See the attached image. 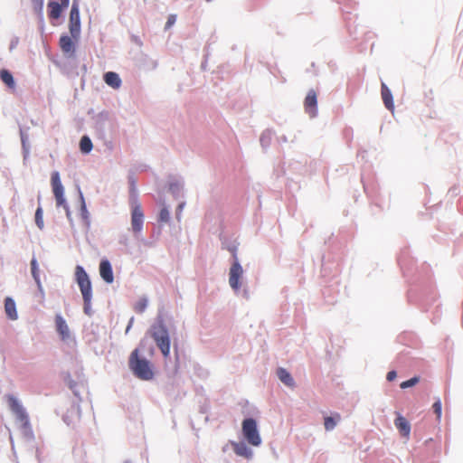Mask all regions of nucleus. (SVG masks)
<instances>
[{
	"label": "nucleus",
	"mask_w": 463,
	"mask_h": 463,
	"mask_svg": "<svg viewBox=\"0 0 463 463\" xmlns=\"http://www.w3.org/2000/svg\"><path fill=\"white\" fill-rule=\"evenodd\" d=\"M144 222V213L140 203L135 200L131 203V226L135 233L141 232Z\"/></svg>",
	"instance_id": "8"
},
{
	"label": "nucleus",
	"mask_w": 463,
	"mask_h": 463,
	"mask_svg": "<svg viewBox=\"0 0 463 463\" xmlns=\"http://www.w3.org/2000/svg\"><path fill=\"white\" fill-rule=\"evenodd\" d=\"M147 306V300L146 298H140L135 305V310L137 313H143Z\"/></svg>",
	"instance_id": "27"
},
{
	"label": "nucleus",
	"mask_w": 463,
	"mask_h": 463,
	"mask_svg": "<svg viewBox=\"0 0 463 463\" xmlns=\"http://www.w3.org/2000/svg\"><path fill=\"white\" fill-rule=\"evenodd\" d=\"M31 271H32V275L38 286V288L42 291L43 288H42V284H41L40 277H39L38 263H37V260L35 258H33L31 260Z\"/></svg>",
	"instance_id": "22"
},
{
	"label": "nucleus",
	"mask_w": 463,
	"mask_h": 463,
	"mask_svg": "<svg viewBox=\"0 0 463 463\" xmlns=\"http://www.w3.org/2000/svg\"><path fill=\"white\" fill-rule=\"evenodd\" d=\"M232 446L236 455L249 458L252 456V451L242 442H232Z\"/></svg>",
	"instance_id": "18"
},
{
	"label": "nucleus",
	"mask_w": 463,
	"mask_h": 463,
	"mask_svg": "<svg viewBox=\"0 0 463 463\" xmlns=\"http://www.w3.org/2000/svg\"><path fill=\"white\" fill-rule=\"evenodd\" d=\"M7 401L11 411L16 416V419L20 421L22 427L24 429L30 428L29 417L17 399L10 395L8 396Z\"/></svg>",
	"instance_id": "7"
},
{
	"label": "nucleus",
	"mask_w": 463,
	"mask_h": 463,
	"mask_svg": "<svg viewBox=\"0 0 463 463\" xmlns=\"http://www.w3.org/2000/svg\"><path fill=\"white\" fill-rule=\"evenodd\" d=\"M92 142L87 136L81 137L80 141V148L82 153H90L92 149Z\"/></svg>",
	"instance_id": "23"
},
{
	"label": "nucleus",
	"mask_w": 463,
	"mask_h": 463,
	"mask_svg": "<svg viewBox=\"0 0 463 463\" xmlns=\"http://www.w3.org/2000/svg\"><path fill=\"white\" fill-rule=\"evenodd\" d=\"M0 79L10 89L14 90L15 88V82L11 72L5 69L0 71Z\"/></svg>",
	"instance_id": "21"
},
{
	"label": "nucleus",
	"mask_w": 463,
	"mask_h": 463,
	"mask_svg": "<svg viewBox=\"0 0 463 463\" xmlns=\"http://www.w3.org/2000/svg\"><path fill=\"white\" fill-rule=\"evenodd\" d=\"M70 0H50L48 3V15L50 19L57 20L61 17L62 10L68 8Z\"/></svg>",
	"instance_id": "10"
},
{
	"label": "nucleus",
	"mask_w": 463,
	"mask_h": 463,
	"mask_svg": "<svg viewBox=\"0 0 463 463\" xmlns=\"http://www.w3.org/2000/svg\"><path fill=\"white\" fill-rule=\"evenodd\" d=\"M396 376L397 374L395 371H390L386 375V379L391 382L393 381L396 378Z\"/></svg>",
	"instance_id": "32"
},
{
	"label": "nucleus",
	"mask_w": 463,
	"mask_h": 463,
	"mask_svg": "<svg viewBox=\"0 0 463 463\" xmlns=\"http://www.w3.org/2000/svg\"><path fill=\"white\" fill-rule=\"evenodd\" d=\"M277 375L279 379L287 386L288 387H294L295 382L290 375V373L284 368H279L277 371Z\"/></svg>",
	"instance_id": "20"
},
{
	"label": "nucleus",
	"mask_w": 463,
	"mask_h": 463,
	"mask_svg": "<svg viewBox=\"0 0 463 463\" xmlns=\"http://www.w3.org/2000/svg\"><path fill=\"white\" fill-rule=\"evenodd\" d=\"M394 424L402 437L409 438L411 433V425L403 416L399 414L394 420Z\"/></svg>",
	"instance_id": "13"
},
{
	"label": "nucleus",
	"mask_w": 463,
	"mask_h": 463,
	"mask_svg": "<svg viewBox=\"0 0 463 463\" xmlns=\"http://www.w3.org/2000/svg\"><path fill=\"white\" fill-rule=\"evenodd\" d=\"M76 281L80 289L83 302H84V313L90 316L91 310V299H92V288L90 278L84 269L81 266H77L75 269Z\"/></svg>",
	"instance_id": "3"
},
{
	"label": "nucleus",
	"mask_w": 463,
	"mask_h": 463,
	"mask_svg": "<svg viewBox=\"0 0 463 463\" xmlns=\"http://www.w3.org/2000/svg\"><path fill=\"white\" fill-rule=\"evenodd\" d=\"M232 253L233 262L230 268L229 271V284L230 287L235 291H239L241 287V279L243 276V269L239 262V259L237 256L236 248H232L231 250Z\"/></svg>",
	"instance_id": "5"
},
{
	"label": "nucleus",
	"mask_w": 463,
	"mask_h": 463,
	"mask_svg": "<svg viewBox=\"0 0 463 463\" xmlns=\"http://www.w3.org/2000/svg\"><path fill=\"white\" fill-rule=\"evenodd\" d=\"M52 193L56 201L57 207H62L66 212V216L69 220L71 219V213L66 203L64 197V187L61 182L60 175L58 172H53L51 177Z\"/></svg>",
	"instance_id": "4"
},
{
	"label": "nucleus",
	"mask_w": 463,
	"mask_h": 463,
	"mask_svg": "<svg viewBox=\"0 0 463 463\" xmlns=\"http://www.w3.org/2000/svg\"><path fill=\"white\" fill-rule=\"evenodd\" d=\"M55 323H56V329L62 339H65L69 336V327L65 322V320L62 318L61 316L57 315L55 317Z\"/></svg>",
	"instance_id": "19"
},
{
	"label": "nucleus",
	"mask_w": 463,
	"mask_h": 463,
	"mask_svg": "<svg viewBox=\"0 0 463 463\" xmlns=\"http://www.w3.org/2000/svg\"><path fill=\"white\" fill-rule=\"evenodd\" d=\"M42 8H43V1L40 0V10H42Z\"/></svg>",
	"instance_id": "33"
},
{
	"label": "nucleus",
	"mask_w": 463,
	"mask_h": 463,
	"mask_svg": "<svg viewBox=\"0 0 463 463\" xmlns=\"http://www.w3.org/2000/svg\"><path fill=\"white\" fill-rule=\"evenodd\" d=\"M419 381H420L419 377H412L407 381L402 382L400 386L402 389H406V388L414 386L416 383H419Z\"/></svg>",
	"instance_id": "29"
},
{
	"label": "nucleus",
	"mask_w": 463,
	"mask_h": 463,
	"mask_svg": "<svg viewBox=\"0 0 463 463\" xmlns=\"http://www.w3.org/2000/svg\"><path fill=\"white\" fill-rule=\"evenodd\" d=\"M70 32L71 37L75 40L78 39L80 32V11L78 4L75 2L72 4L71 13H70V24H69Z\"/></svg>",
	"instance_id": "9"
},
{
	"label": "nucleus",
	"mask_w": 463,
	"mask_h": 463,
	"mask_svg": "<svg viewBox=\"0 0 463 463\" xmlns=\"http://www.w3.org/2000/svg\"><path fill=\"white\" fill-rule=\"evenodd\" d=\"M317 95L314 90H309L305 100L304 108L305 111L312 118L317 116Z\"/></svg>",
	"instance_id": "11"
},
{
	"label": "nucleus",
	"mask_w": 463,
	"mask_h": 463,
	"mask_svg": "<svg viewBox=\"0 0 463 463\" xmlns=\"http://www.w3.org/2000/svg\"><path fill=\"white\" fill-rule=\"evenodd\" d=\"M243 437L249 444L258 447L261 444V438L258 430L257 422L254 419H245L241 424Z\"/></svg>",
	"instance_id": "6"
},
{
	"label": "nucleus",
	"mask_w": 463,
	"mask_h": 463,
	"mask_svg": "<svg viewBox=\"0 0 463 463\" xmlns=\"http://www.w3.org/2000/svg\"><path fill=\"white\" fill-rule=\"evenodd\" d=\"M103 79L106 84L115 90L119 89L122 83L118 74L113 71L106 72Z\"/></svg>",
	"instance_id": "16"
},
{
	"label": "nucleus",
	"mask_w": 463,
	"mask_h": 463,
	"mask_svg": "<svg viewBox=\"0 0 463 463\" xmlns=\"http://www.w3.org/2000/svg\"><path fill=\"white\" fill-rule=\"evenodd\" d=\"M35 222L41 230L43 228L44 223L43 219V210L41 207H38L35 212Z\"/></svg>",
	"instance_id": "25"
},
{
	"label": "nucleus",
	"mask_w": 463,
	"mask_h": 463,
	"mask_svg": "<svg viewBox=\"0 0 463 463\" xmlns=\"http://www.w3.org/2000/svg\"><path fill=\"white\" fill-rule=\"evenodd\" d=\"M182 208H183V204H180V205H179V210H180V212L182 211Z\"/></svg>",
	"instance_id": "34"
},
{
	"label": "nucleus",
	"mask_w": 463,
	"mask_h": 463,
	"mask_svg": "<svg viewBox=\"0 0 463 463\" xmlns=\"http://www.w3.org/2000/svg\"><path fill=\"white\" fill-rule=\"evenodd\" d=\"M60 47L61 51L66 54L73 55L75 52V44L71 37L68 35H62L60 38Z\"/></svg>",
	"instance_id": "15"
},
{
	"label": "nucleus",
	"mask_w": 463,
	"mask_h": 463,
	"mask_svg": "<svg viewBox=\"0 0 463 463\" xmlns=\"http://www.w3.org/2000/svg\"><path fill=\"white\" fill-rule=\"evenodd\" d=\"M170 219L169 211L167 208L164 207L160 210L158 215V221L160 222H167Z\"/></svg>",
	"instance_id": "26"
},
{
	"label": "nucleus",
	"mask_w": 463,
	"mask_h": 463,
	"mask_svg": "<svg viewBox=\"0 0 463 463\" xmlns=\"http://www.w3.org/2000/svg\"><path fill=\"white\" fill-rule=\"evenodd\" d=\"M127 463H128V462H127Z\"/></svg>",
	"instance_id": "35"
},
{
	"label": "nucleus",
	"mask_w": 463,
	"mask_h": 463,
	"mask_svg": "<svg viewBox=\"0 0 463 463\" xmlns=\"http://www.w3.org/2000/svg\"><path fill=\"white\" fill-rule=\"evenodd\" d=\"M138 349H135L128 360V365L134 375L140 380L148 381L154 377V372L151 363L139 356Z\"/></svg>",
	"instance_id": "1"
},
{
	"label": "nucleus",
	"mask_w": 463,
	"mask_h": 463,
	"mask_svg": "<svg viewBox=\"0 0 463 463\" xmlns=\"http://www.w3.org/2000/svg\"><path fill=\"white\" fill-rule=\"evenodd\" d=\"M381 94H382L383 101L385 107L389 110H392L394 108L392 94L391 90H389V88L386 86V84L383 82L382 83V86H381Z\"/></svg>",
	"instance_id": "17"
},
{
	"label": "nucleus",
	"mask_w": 463,
	"mask_h": 463,
	"mask_svg": "<svg viewBox=\"0 0 463 463\" xmlns=\"http://www.w3.org/2000/svg\"><path fill=\"white\" fill-rule=\"evenodd\" d=\"M340 415L338 413L335 414V417H326L325 418V422H324V425H325V429L326 430H332L335 425H336V420H340Z\"/></svg>",
	"instance_id": "24"
},
{
	"label": "nucleus",
	"mask_w": 463,
	"mask_h": 463,
	"mask_svg": "<svg viewBox=\"0 0 463 463\" xmlns=\"http://www.w3.org/2000/svg\"><path fill=\"white\" fill-rule=\"evenodd\" d=\"M175 20H176V16L175 14H170L168 16L167 22L165 24V28L166 29L170 28L175 23Z\"/></svg>",
	"instance_id": "31"
},
{
	"label": "nucleus",
	"mask_w": 463,
	"mask_h": 463,
	"mask_svg": "<svg viewBox=\"0 0 463 463\" xmlns=\"http://www.w3.org/2000/svg\"><path fill=\"white\" fill-rule=\"evenodd\" d=\"M434 412L437 414V417L439 419L441 416V402L440 401H437L433 404Z\"/></svg>",
	"instance_id": "30"
},
{
	"label": "nucleus",
	"mask_w": 463,
	"mask_h": 463,
	"mask_svg": "<svg viewBox=\"0 0 463 463\" xmlns=\"http://www.w3.org/2000/svg\"><path fill=\"white\" fill-rule=\"evenodd\" d=\"M5 312L10 320L18 318L15 302L10 297H6L5 299Z\"/></svg>",
	"instance_id": "14"
},
{
	"label": "nucleus",
	"mask_w": 463,
	"mask_h": 463,
	"mask_svg": "<svg viewBox=\"0 0 463 463\" xmlns=\"http://www.w3.org/2000/svg\"><path fill=\"white\" fill-rule=\"evenodd\" d=\"M99 274L102 279L110 284L114 280L111 265L108 260H102L99 263Z\"/></svg>",
	"instance_id": "12"
},
{
	"label": "nucleus",
	"mask_w": 463,
	"mask_h": 463,
	"mask_svg": "<svg viewBox=\"0 0 463 463\" xmlns=\"http://www.w3.org/2000/svg\"><path fill=\"white\" fill-rule=\"evenodd\" d=\"M80 199H81V208H80L81 213H80V214H81V217L84 220V222L87 224H89V213L87 211L86 204H85L84 198H83L82 194H80Z\"/></svg>",
	"instance_id": "28"
},
{
	"label": "nucleus",
	"mask_w": 463,
	"mask_h": 463,
	"mask_svg": "<svg viewBox=\"0 0 463 463\" xmlns=\"http://www.w3.org/2000/svg\"><path fill=\"white\" fill-rule=\"evenodd\" d=\"M149 334L156 342L157 347L160 349L164 357L168 358L170 355V336L162 318L157 319V321L151 326Z\"/></svg>",
	"instance_id": "2"
}]
</instances>
